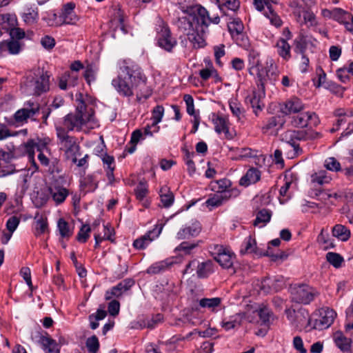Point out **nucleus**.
<instances>
[{"mask_svg":"<svg viewBox=\"0 0 353 353\" xmlns=\"http://www.w3.org/2000/svg\"><path fill=\"white\" fill-rule=\"evenodd\" d=\"M261 178V173L259 170L256 168L249 169L246 174L241 177L239 183L241 185L247 187L250 184L255 183Z\"/></svg>","mask_w":353,"mask_h":353,"instance_id":"obj_25","label":"nucleus"},{"mask_svg":"<svg viewBox=\"0 0 353 353\" xmlns=\"http://www.w3.org/2000/svg\"><path fill=\"white\" fill-rule=\"evenodd\" d=\"M134 284V281L130 279H125L112 287L110 290L106 291L105 299L111 300L112 298L120 297L125 292L128 290Z\"/></svg>","mask_w":353,"mask_h":353,"instance_id":"obj_16","label":"nucleus"},{"mask_svg":"<svg viewBox=\"0 0 353 353\" xmlns=\"http://www.w3.org/2000/svg\"><path fill=\"white\" fill-rule=\"evenodd\" d=\"M334 340L336 345L342 351H346L350 348V341L345 337L341 332L334 334Z\"/></svg>","mask_w":353,"mask_h":353,"instance_id":"obj_45","label":"nucleus"},{"mask_svg":"<svg viewBox=\"0 0 353 353\" xmlns=\"http://www.w3.org/2000/svg\"><path fill=\"white\" fill-rule=\"evenodd\" d=\"M332 236L341 241H347L350 237V230L343 225L336 224L332 230Z\"/></svg>","mask_w":353,"mask_h":353,"instance_id":"obj_32","label":"nucleus"},{"mask_svg":"<svg viewBox=\"0 0 353 353\" xmlns=\"http://www.w3.org/2000/svg\"><path fill=\"white\" fill-rule=\"evenodd\" d=\"M212 121L214 125V130L218 134L223 133L225 137L230 139L232 138V134L229 132L228 120L215 113L212 114Z\"/></svg>","mask_w":353,"mask_h":353,"instance_id":"obj_20","label":"nucleus"},{"mask_svg":"<svg viewBox=\"0 0 353 353\" xmlns=\"http://www.w3.org/2000/svg\"><path fill=\"white\" fill-rule=\"evenodd\" d=\"M37 150L39 152L38 154V159L41 164L43 166H48L50 165V151L46 145L41 147H37Z\"/></svg>","mask_w":353,"mask_h":353,"instance_id":"obj_49","label":"nucleus"},{"mask_svg":"<svg viewBox=\"0 0 353 353\" xmlns=\"http://www.w3.org/2000/svg\"><path fill=\"white\" fill-rule=\"evenodd\" d=\"M185 164L188 167V172L190 175H193L196 171L195 164L192 160V157L194 156V153H190L188 150H185Z\"/></svg>","mask_w":353,"mask_h":353,"instance_id":"obj_63","label":"nucleus"},{"mask_svg":"<svg viewBox=\"0 0 353 353\" xmlns=\"http://www.w3.org/2000/svg\"><path fill=\"white\" fill-rule=\"evenodd\" d=\"M347 12L341 8H335L333 9L332 18L334 20L338 21L340 23L345 24V15Z\"/></svg>","mask_w":353,"mask_h":353,"instance_id":"obj_64","label":"nucleus"},{"mask_svg":"<svg viewBox=\"0 0 353 353\" xmlns=\"http://www.w3.org/2000/svg\"><path fill=\"white\" fill-rule=\"evenodd\" d=\"M35 219L36 226L34 234L36 236H38L48 230V221L47 218L43 217V216H39V214L35 216Z\"/></svg>","mask_w":353,"mask_h":353,"instance_id":"obj_37","label":"nucleus"},{"mask_svg":"<svg viewBox=\"0 0 353 353\" xmlns=\"http://www.w3.org/2000/svg\"><path fill=\"white\" fill-rule=\"evenodd\" d=\"M214 264L210 260L197 263L196 274L199 278H205L214 272Z\"/></svg>","mask_w":353,"mask_h":353,"instance_id":"obj_31","label":"nucleus"},{"mask_svg":"<svg viewBox=\"0 0 353 353\" xmlns=\"http://www.w3.org/2000/svg\"><path fill=\"white\" fill-rule=\"evenodd\" d=\"M327 261L332 265L334 268H340L343 262V258L338 253L327 252L326 254Z\"/></svg>","mask_w":353,"mask_h":353,"instance_id":"obj_52","label":"nucleus"},{"mask_svg":"<svg viewBox=\"0 0 353 353\" xmlns=\"http://www.w3.org/2000/svg\"><path fill=\"white\" fill-rule=\"evenodd\" d=\"M37 145L33 139H29L26 143L21 144L19 150L21 151V153L25 155H28L30 159H33L34 156V149Z\"/></svg>","mask_w":353,"mask_h":353,"instance_id":"obj_36","label":"nucleus"},{"mask_svg":"<svg viewBox=\"0 0 353 353\" xmlns=\"http://www.w3.org/2000/svg\"><path fill=\"white\" fill-rule=\"evenodd\" d=\"M240 253L241 254L253 253L261 255V254L258 252L256 239L250 235L244 239L241 245Z\"/></svg>","mask_w":353,"mask_h":353,"instance_id":"obj_26","label":"nucleus"},{"mask_svg":"<svg viewBox=\"0 0 353 353\" xmlns=\"http://www.w3.org/2000/svg\"><path fill=\"white\" fill-rule=\"evenodd\" d=\"M27 133L28 131L26 129L11 132L5 125L0 123V141L4 140L10 137L17 136L20 134H22L23 136H26L27 135Z\"/></svg>","mask_w":353,"mask_h":353,"instance_id":"obj_46","label":"nucleus"},{"mask_svg":"<svg viewBox=\"0 0 353 353\" xmlns=\"http://www.w3.org/2000/svg\"><path fill=\"white\" fill-rule=\"evenodd\" d=\"M243 28V25L240 20H234L228 24L229 31L232 35L241 34Z\"/></svg>","mask_w":353,"mask_h":353,"instance_id":"obj_61","label":"nucleus"},{"mask_svg":"<svg viewBox=\"0 0 353 353\" xmlns=\"http://www.w3.org/2000/svg\"><path fill=\"white\" fill-rule=\"evenodd\" d=\"M311 178L313 183L320 185L328 183L331 181V177L327 175V172L325 170L315 172L312 175Z\"/></svg>","mask_w":353,"mask_h":353,"instance_id":"obj_40","label":"nucleus"},{"mask_svg":"<svg viewBox=\"0 0 353 353\" xmlns=\"http://www.w3.org/2000/svg\"><path fill=\"white\" fill-rule=\"evenodd\" d=\"M271 216L272 214L270 210L266 209L260 210L256 215L254 225L259 227L263 226L270 221Z\"/></svg>","mask_w":353,"mask_h":353,"instance_id":"obj_39","label":"nucleus"},{"mask_svg":"<svg viewBox=\"0 0 353 353\" xmlns=\"http://www.w3.org/2000/svg\"><path fill=\"white\" fill-rule=\"evenodd\" d=\"M276 47L277 49V52L280 57H281L283 59L288 61L291 57L290 49L291 47L290 44L288 43L286 39L283 38L279 39L276 43Z\"/></svg>","mask_w":353,"mask_h":353,"instance_id":"obj_33","label":"nucleus"},{"mask_svg":"<svg viewBox=\"0 0 353 353\" xmlns=\"http://www.w3.org/2000/svg\"><path fill=\"white\" fill-rule=\"evenodd\" d=\"M57 227L61 237H69L72 235V231L70 230L68 223L63 219H59Z\"/></svg>","mask_w":353,"mask_h":353,"instance_id":"obj_53","label":"nucleus"},{"mask_svg":"<svg viewBox=\"0 0 353 353\" xmlns=\"http://www.w3.org/2000/svg\"><path fill=\"white\" fill-rule=\"evenodd\" d=\"M164 114V108L162 105L156 106L152 110V125L154 127V132H157L159 130V127L157 126V124L160 123L162 120Z\"/></svg>","mask_w":353,"mask_h":353,"instance_id":"obj_41","label":"nucleus"},{"mask_svg":"<svg viewBox=\"0 0 353 353\" xmlns=\"http://www.w3.org/2000/svg\"><path fill=\"white\" fill-rule=\"evenodd\" d=\"M143 136V133L140 130H134L131 135L130 143L131 146L127 148L128 153L132 154L136 150V145Z\"/></svg>","mask_w":353,"mask_h":353,"instance_id":"obj_56","label":"nucleus"},{"mask_svg":"<svg viewBox=\"0 0 353 353\" xmlns=\"http://www.w3.org/2000/svg\"><path fill=\"white\" fill-rule=\"evenodd\" d=\"M98 71L99 67L94 63H90L86 66L84 72V77L89 85L96 80Z\"/></svg>","mask_w":353,"mask_h":353,"instance_id":"obj_38","label":"nucleus"},{"mask_svg":"<svg viewBox=\"0 0 353 353\" xmlns=\"http://www.w3.org/2000/svg\"><path fill=\"white\" fill-rule=\"evenodd\" d=\"M219 193L220 194L223 203H225L230 199L237 197L240 194V191L236 188H230L223 191H219Z\"/></svg>","mask_w":353,"mask_h":353,"instance_id":"obj_51","label":"nucleus"},{"mask_svg":"<svg viewBox=\"0 0 353 353\" xmlns=\"http://www.w3.org/2000/svg\"><path fill=\"white\" fill-rule=\"evenodd\" d=\"M292 301L298 303L308 304L317 295V292L307 285L294 284L290 288Z\"/></svg>","mask_w":353,"mask_h":353,"instance_id":"obj_6","label":"nucleus"},{"mask_svg":"<svg viewBox=\"0 0 353 353\" xmlns=\"http://www.w3.org/2000/svg\"><path fill=\"white\" fill-rule=\"evenodd\" d=\"M70 74L68 72L64 73L59 79V87L61 90H66L68 87H74L75 85L74 81H70Z\"/></svg>","mask_w":353,"mask_h":353,"instance_id":"obj_58","label":"nucleus"},{"mask_svg":"<svg viewBox=\"0 0 353 353\" xmlns=\"http://www.w3.org/2000/svg\"><path fill=\"white\" fill-rule=\"evenodd\" d=\"M48 192L57 205L63 203L69 195V190L67 188L57 184L48 187Z\"/></svg>","mask_w":353,"mask_h":353,"instance_id":"obj_19","label":"nucleus"},{"mask_svg":"<svg viewBox=\"0 0 353 353\" xmlns=\"http://www.w3.org/2000/svg\"><path fill=\"white\" fill-rule=\"evenodd\" d=\"M256 9L259 11L264 10L263 14L267 17L271 24L276 27H280L282 21L280 17L274 12L271 3L276 4L279 0H253Z\"/></svg>","mask_w":353,"mask_h":353,"instance_id":"obj_10","label":"nucleus"},{"mask_svg":"<svg viewBox=\"0 0 353 353\" xmlns=\"http://www.w3.org/2000/svg\"><path fill=\"white\" fill-rule=\"evenodd\" d=\"M201 226L199 222L195 221L190 225H185L176 233V238L178 240L188 239L197 236L201 232Z\"/></svg>","mask_w":353,"mask_h":353,"instance_id":"obj_18","label":"nucleus"},{"mask_svg":"<svg viewBox=\"0 0 353 353\" xmlns=\"http://www.w3.org/2000/svg\"><path fill=\"white\" fill-rule=\"evenodd\" d=\"M285 183L281 188L279 193L282 196H285L287 195V192L291 186L296 187L297 184V177L296 174L288 171L285 172L284 176Z\"/></svg>","mask_w":353,"mask_h":353,"instance_id":"obj_28","label":"nucleus"},{"mask_svg":"<svg viewBox=\"0 0 353 353\" xmlns=\"http://www.w3.org/2000/svg\"><path fill=\"white\" fill-rule=\"evenodd\" d=\"M59 131L60 132L57 134V137L65 148V154L66 158L71 159V161L74 163H77V157L80 155V147L79 144L77 143L74 137L64 133L62 130L59 129Z\"/></svg>","mask_w":353,"mask_h":353,"instance_id":"obj_8","label":"nucleus"},{"mask_svg":"<svg viewBox=\"0 0 353 353\" xmlns=\"http://www.w3.org/2000/svg\"><path fill=\"white\" fill-rule=\"evenodd\" d=\"M40 105L34 101H28L23 108L18 110L14 114L16 123L23 125L28 122V119L35 120L34 117L39 113Z\"/></svg>","mask_w":353,"mask_h":353,"instance_id":"obj_7","label":"nucleus"},{"mask_svg":"<svg viewBox=\"0 0 353 353\" xmlns=\"http://www.w3.org/2000/svg\"><path fill=\"white\" fill-rule=\"evenodd\" d=\"M28 85L34 94L40 95L50 89V75L43 68H33L28 76Z\"/></svg>","mask_w":353,"mask_h":353,"instance_id":"obj_4","label":"nucleus"},{"mask_svg":"<svg viewBox=\"0 0 353 353\" xmlns=\"http://www.w3.org/2000/svg\"><path fill=\"white\" fill-rule=\"evenodd\" d=\"M291 123L294 127L305 128L316 126L319 123V119L316 113L313 112H300L292 117Z\"/></svg>","mask_w":353,"mask_h":353,"instance_id":"obj_14","label":"nucleus"},{"mask_svg":"<svg viewBox=\"0 0 353 353\" xmlns=\"http://www.w3.org/2000/svg\"><path fill=\"white\" fill-rule=\"evenodd\" d=\"M119 65L118 76L111 83L117 93L128 98L135 94L137 101L149 98L152 90L147 84V77L137 65L130 59L121 61Z\"/></svg>","mask_w":353,"mask_h":353,"instance_id":"obj_1","label":"nucleus"},{"mask_svg":"<svg viewBox=\"0 0 353 353\" xmlns=\"http://www.w3.org/2000/svg\"><path fill=\"white\" fill-rule=\"evenodd\" d=\"M317 241L325 250L333 248L335 246L333 240L329 237V234L327 233L324 232L323 229L321 230L319 234Z\"/></svg>","mask_w":353,"mask_h":353,"instance_id":"obj_43","label":"nucleus"},{"mask_svg":"<svg viewBox=\"0 0 353 353\" xmlns=\"http://www.w3.org/2000/svg\"><path fill=\"white\" fill-rule=\"evenodd\" d=\"M160 198L162 205L165 208L170 207L174 201V196L169 188L166 186L162 187L160 190Z\"/></svg>","mask_w":353,"mask_h":353,"instance_id":"obj_34","label":"nucleus"},{"mask_svg":"<svg viewBox=\"0 0 353 353\" xmlns=\"http://www.w3.org/2000/svg\"><path fill=\"white\" fill-rule=\"evenodd\" d=\"M163 228V224H157L153 230L149 231L139 239H136L133 243L134 247L139 250L145 248L153 240L160 235Z\"/></svg>","mask_w":353,"mask_h":353,"instance_id":"obj_15","label":"nucleus"},{"mask_svg":"<svg viewBox=\"0 0 353 353\" xmlns=\"http://www.w3.org/2000/svg\"><path fill=\"white\" fill-rule=\"evenodd\" d=\"M305 109V105L302 101L298 98H292L284 104V107L281 108L282 112L285 114L299 113Z\"/></svg>","mask_w":353,"mask_h":353,"instance_id":"obj_23","label":"nucleus"},{"mask_svg":"<svg viewBox=\"0 0 353 353\" xmlns=\"http://www.w3.org/2000/svg\"><path fill=\"white\" fill-rule=\"evenodd\" d=\"M212 253L214 259L223 268H230L232 266L235 254L230 248L222 245H214Z\"/></svg>","mask_w":353,"mask_h":353,"instance_id":"obj_9","label":"nucleus"},{"mask_svg":"<svg viewBox=\"0 0 353 353\" xmlns=\"http://www.w3.org/2000/svg\"><path fill=\"white\" fill-rule=\"evenodd\" d=\"M205 205L212 210L215 208H218L223 204L220 194L215 192L214 194H210L208 199L205 202Z\"/></svg>","mask_w":353,"mask_h":353,"instance_id":"obj_44","label":"nucleus"},{"mask_svg":"<svg viewBox=\"0 0 353 353\" xmlns=\"http://www.w3.org/2000/svg\"><path fill=\"white\" fill-rule=\"evenodd\" d=\"M335 115L339 119L336 121V127L339 128L341 125L346 122L344 117H353V110L337 109L335 111Z\"/></svg>","mask_w":353,"mask_h":353,"instance_id":"obj_54","label":"nucleus"},{"mask_svg":"<svg viewBox=\"0 0 353 353\" xmlns=\"http://www.w3.org/2000/svg\"><path fill=\"white\" fill-rule=\"evenodd\" d=\"M17 24V17L14 14L5 13L0 14V26L3 29L10 31Z\"/></svg>","mask_w":353,"mask_h":353,"instance_id":"obj_30","label":"nucleus"},{"mask_svg":"<svg viewBox=\"0 0 353 353\" xmlns=\"http://www.w3.org/2000/svg\"><path fill=\"white\" fill-rule=\"evenodd\" d=\"M76 101L75 112L68 114L62 121L56 124L57 134L60 132L59 129L67 134L69 131L88 132L99 127L98 121L94 117V110L85 104L82 94L79 93L76 95Z\"/></svg>","mask_w":353,"mask_h":353,"instance_id":"obj_3","label":"nucleus"},{"mask_svg":"<svg viewBox=\"0 0 353 353\" xmlns=\"http://www.w3.org/2000/svg\"><path fill=\"white\" fill-rule=\"evenodd\" d=\"M81 186L85 189L87 192H92L98 187V181L92 175L86 176L81 182Z\"/></svg>","mask_w":353,"mask_h":353,"instance_id":"obj_47","label":"nucleus"},{"mask_svg":"<svg viewBox=\"0 0 353 353\" xmlns=\"http://www.w3.org/2000/svg\"><path fill=\"white\" fill-rule=\"evenodd\" d=\"M309 317V316L307 315ZM336 316L335 311L330 308H323L320 311L319 319H315L313 324L308 318L307 325L314 329L322 330L328 328L334 322Z\"/></svg>","mask_w":353,"mask_h":353,"instance_id":"obj_12","label":"nucleus"},{"mask_svg":"<svg viewBox=\"0 0 353 353\" xmlns=\"http://www.w3.org/2000/svg\"><path fill=\"white\" fill-rule=\"evenodd\" d=\"M8 54H17L21 50V45L18 41L10 39L7 41Z\"/></svg>","mask_w":353,"mask_h":353,"instance_id":"obj_62","label":"nucleus"},{"mask_svg":"<svg viewBox=\"0 0 353 353\" xmlns=\"http://www.w3.org/2000/svg\"><path fill=\"white\" fill-rule=\"evenodd\" d=\"M91 231V227L88 224L82 225L80 230L77 234V240L79 242L85 243L90 236V232Z\"/></svg>","mask_w":353,"mask_h":353,"instance_id":"obj_59","label":"nucleus"},{"mask_svg":"<svg viewBox=\"0 0 353 353\" xmlns=\"http://www.w3.org/2000/svg\"><path fill=\"white\" fill-rule=\"evenodd\" d=\"M188 17H182L181 22H187L185 30H189L187 34L188 39L194 49L204 48L207 43L205 41L206 31L210 23L218 24L220 19L218 16L210 17L206 9L199 4L188 6L185 10Z\"/></svg>","mask_w":353,"mask_h":353,"instance_id":"obj_2","label":"nucleus"},{"mask_svg":"<svg viewBox=\"0 0 353 353\" xmlns=\"http://www.w3.org/2000/svg\"><path fill=\"white\" fill-rule=\"evenodd\" d=\"M294 52L296 54H305L307 48V41L305 37H299L294 40Z\"/></svg>","mask_w":353,"mask_h":353,"instance_id":"obj_57","label":"nucleus"},{"mask_svg":"<svg viewBox=\"0 0 353 353\" xmlns=\"http://www.w3.org/2000/svg\"><path fill=\"white\" fill-rule=\"evenodd\" d=\"M148 193V188L146 183L140 181L134 189L136 198L139 201H143Z\"/></svg>","mask_w":353,"mask_h":353,"instance_id":"obj_55","label":"nucleus"},{"mask_svg":"<svg viewBox=\"0 0 353 353\" xmlns=\"http://www.w3.org/2000/svg\"><path fill=\"white\" fill-rule=\"evenodd\" d=\"M307 139V133L303 130H288L281 134V140L293 148L294 154L289 155L290 158L300 154L302 152L296 141Z\"/></svg>","mask_w":353,"mask_h":353,"instance_id":"obj_11","label":"nucleus"},{"mask_svg":"<svg viewBox=\"0 0 353 353\" xmlns=\"http://www.w3.org/2000/svg\"><path fill=\"white\" fill-rule=\"evenodd\" d=\"M285 123L283 117L273 116L270 117L263 124L262 132L265 134H276L277 131L281 128Z\"/></svg>","mask_w":353,"mask_h":353,"instance_id":"obj_17","label":"nucleus"},{"mask_svg":"<svg viewBox=\"0 0 353 353\" xmlns=\"http://www.w3.org/2000/svg\"><path fill=\"white\" fill-rule=\"evenodd\" d=\"M41 343L46 353H59L58 345L53 339L49 337H43Z\"/></svg>","mask_w":353,"mask_h":353,"instance_id":"obj_42","label":"nucleus"},{"mask_svg":"<svg viewBox=\"0 0 353 353\" xmlns=\"http://www.w3.org/2000/svg\"><path fill=\"white\" fill-rule=\"evenodd\" d=\"M248 61L250 65V73L251 74H256L259 79L264 78L262 70H261L259 53L254 50H250L248 54Z\"/></svg>","mask_w":353,"mask_h":353,"instance_id":"obj_22","label":"nucleus"},{"mask_svg":"<svg viewBox=\"0 0 353 353\" xmlns=\"http://www.w3.org/2000/svg\"><path fill=\"white\" fill-rule=\"evenodd\" d=\"M50 194L48 192V187L44 189H41L37 192V196L34 199V203L37 208H41L45 205L49 199Z\"/></svg>","mask_w":353,"mask_h":353,"instance_id":"obj_35","label":"nucleus"},{"mask_svg":"<svg viewBox=\"0 0 353 353\" xmlns=\"http://www.w3.org/2000/svg\"><path fill=\"white\" fill-rule=\"evenodd\" d=\"M157 33L158 46L167 52H172L177 42L176 40L171 36L168 26L161 19L157 21Z\"/></svg>","mask_w":353,"mask_h":353,"instance_id":"obj_5","label":"nucleus"},{"mask_svg":"<svg viewBox=\"0 0 353 353\" xmlns=\"http://www.w3.org/2000/svg\"><path fill=\"white\" fill-rule=\"evenodd\" d=\"M86 347L91 353H96L99 348V342L96 336H92L86 340Z\"/></svg>","mask_w":353,"mask_h":353,"instance_id":"obj_60","label":"nucleus"},{"mask_svg":"<svg viewBox=\"0 0 353 353\" xmlns=\"http://www.w3.org/2000/svg\"><path fill=\"white\" fill-rule=\"evenodd\" d=\"M258 84L259 90H253L252 92L245 97V101L250 104L253 109L255 114H258L259 112L262 110L263 105L261 103V99L265 95L264 92V78L259 79Z\"/></svg>","mask_w":353,"mask_h":353,"instance_id":"obj_13","label":"nucleus"},{"mask_svg":"<svg viewBox=\"0 0 353 353\" xmlns=\"http://www.w3.org/2000/svg\"><path fill=\"white\" fill-rule=\"evenodd\" d=\"M75 3L69 2L65 4L63 7L60 19L62 23L74 24L77 20L78 17L74 13Z\"/></svg>","mask_w":353,"mask_h":353,"instance_id":"obj_21","label":"nucleus"},{"mask_svg":"<svg viewBox=\"0 0 353 353\" xmlns=\"http://www.w3.org/2000/svg\"><path fill=\"white\" fill-rule=\"evenodd\" d=\"M245 317V314L243 313H237L229 319H225L222 322V327L225 330H230L231 329L235 328L237 326H239Z\"/></svg>","mask_w":353,"mask_h":353,"instance_id":"obj_29","label":"nucleus"},{"mask_svg":"<svg viewBox=\"0 0 353 353\" xmlns=\"http://www.w3.org/2000/svg\"><path fill=\"white\" fill-rule=\"evenodd\" d=\"M212 190L219 192L232 188V183L228 179H222L211 183Z\"/></svg>","mask_w":353,"mask_h":353,"instance_id":"obj_48","label":"nucleus"},{"mask_svg":"<svg viewBox=\"0 0 353 353\" xmlns=\"http://www.w3.org/2000/svg\"><path fill=\"white\" fill-rule=\"evenodd\" d=\"M229 107L232 115L238 121L244 119L245 110L242 104L236 98H232L229 100Z\"/></svg>","mask_w":353,"mask_h":353,"instance_id":"obj_27","label":"nucleus"},{"mask_svg":"<svg viewBox=\"0 0 353 353\" xmlns=\"http://www.w3.org/2000/svg\"><path fill=\"white\" fill-rule=\"evenodd\" d=\"M303 25L304 24L307 27H316L318 25V21L313 12L308 10H303Z\"/></svg>","mask_w":353,"mask_h":353,"instance_id":"obj_50","label":"nucleus"},{"mask_svg":"<svg viewBox=\"0 0 353 353\" xmlns=\"http://www.w3.org/2000/svg\"><path fill=\"white\" fill-rule=\"evenodd\" d=\"M221 299L219 297L203 298L199 300L198 307H195V310H199V308L208 309L210 311H214L216 307L220 306Z\"/></svg>","mask_w":353,"mask_h":353,"instance_id":"obj_24","label":"nucleus"}]
</instances>
